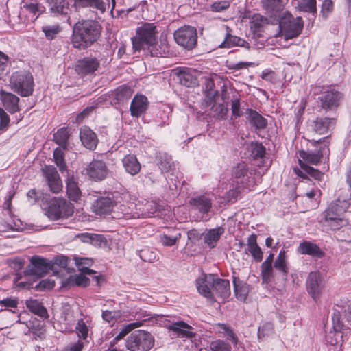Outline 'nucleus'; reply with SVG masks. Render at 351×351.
Returning a JSON list of instances; mask_svg holds the SVG:
<instances>
[{
  "mask_svg": "<svg viewBox=\"0 0 351 351\" xmlns=\"http://www.w3.org/2000/svg\"><path fill=\"white\" fill-rule=\"evenodd\" d=\"M101 31L97 21L84 20L76 23L71 37L73 47L80 50L89 47L99 38Z\"/></svg>",
  "mask_w": 351,
  "mask_h": 351,
  "instance_id": "f257e3e1",
  "label": "nucleus"
},
{
  "mask_svg": "<svg viewBox=\"0 0 351 351\" xmlns=\"http://www.w3.org/2000/svg\"><path fill=\"white\" fill-rule=\"evenodd\" d=\"M11 89L21 97H28L34 91V78L26 71H16L12 74L10 80Z\"/></svg>",
  "mask_w": 351,
  "mask_h": 351,
  "instance_id": "f03ea898",
  "label": "nucleus"
},
{
  "mask_svg": "<svg viewBox=\"0 0 351 351\" xmlns=\"http://www.w3.org/2000/svg\"><path fill=\"white\" fill-rule=\"evenodd\" d=\"M157 34L156 26L154 23H143L136 29V36L132 38L134 49L140 51L145 49L148 45L154 43Z\"/></svg>",
  "mask_w": 351,
  "mask_h": 351,
  "instance_id": "7ed1b4c3",
  "label": "nucleus"
},
{
  "mask_svg": "<svg viewBox=\"0 0 351 351\" xmlns=\"http://www.w3.org/2000/svg\"><path fill=\"white\" fill-rule=\"evenodd\" d=\"M154 345L153 335L143 330L132 332L126 339L125 346L130 351H149Z\"/></svg>",
  "mask_w": 351,
  "mask_h": 351,
  "instance_id": "20e7f679",
  "label": "nucleus"
},
{
  "mask_svg": "<svg viewBox=\"0 0 351 351\" xmlns=\"http://www.w3.org/2000/svg\"><path fill=\"white\" fill-rule=\"evenodd\" d=\"M74 207L70 202L64 199L54 198L47 210V215L52 220L62 217L67 218L73 213Z\"/></svg>",
  "mask_w": 351,
  "mask_h": 351,
  "instance_id": "39448f33",
  "label": "nucleus"
},
{
  "mask_svg": "<svg viewBox=\"0 0 351 351\" xmlns=\"http://www.w3.org/2000/svg\"><path fill=\"white\" fill-rule=\"evenodd\" d=\"M174 39L176 42L186 49H192L197 45V34L195 27L184 25L175 31Z\"/></svg>",
  "mask_w": 351,
  "mask_h": 351,
  "instance_id": "423d86ee",
  "label": "nucleus"
},
{
  "mask_svg": "<svg viewBox=\"0 0 351 351\" xmlns=\"http://www.w3.org/2000/svg\"><path fill=\"white\" fill-rule=\"evenodd\" d=\"M280 27L285 40L291 39L300 34L303 29V21L301 17H293L289 14L280 21Z\"/></svg>",
  "mask_w": 351,
  "mask_h": 351,
  "instance_id": "0eeeda50",
  "label": "nucleus"
},
{
  "mask_svg": "<svg viewBox=\"0 0 351 351\" xmlns=\"http://www.w3.org/2000/svg\"><path fill=\"white\" fill-rule=\"evenodd\" d=\"M119 193H109L105 197H100L95 202L94 208L96 214L102 215H108L111 212L114 215V210L117 204L120 203Z\"/></svg>",
  "mask_w": 351,
  "mask_h": 351,
  "instance_id": "6e6552de",
  "label": "nucleus"
},
{
  "mask_svg": "<svg viewBox=\"0 0 351 351\" xmlns=\"http://www.w3.org/2000/svg\"><path fill=\"white\" fill-rule=\"evenodd\" d=\"M350 202L346 200L338 199L332 203L324 212V217L326 223L333 221L338 218H343L342 215L349 208Z\"/></svg>",
  "mask_w": 351,
  "mask_h": 351,
  "instance_id": "1a4fd4ad",
  "label": "nucleus"
},
{
  "mask_svg": "<svg viewBox=\"0 0 351 351\" xmlns=\"http://www.w3.org/2000/svg\"><path fill=\"white\" fill-rule=\"evenodd\" d=\"M85 171L86 176L95 181L103 180L108 174L106 163L101 160H93L88 165Z\"/></svg>",
  "mask_w": 351,
  "mask_h": 351,
  "instance_id": "9d476101",
  "label": "nucleus"
},
{
  "mask_svg": "<svg viewBox=\"0 0 351 351\" xmlns=\"http://www.w3.org/2000/svg\"><path fill=\"white\" fill-rule=\"evenodd\" d=\"M324 287V279L320 272L311 271L306 280V289L314 300L319 298Z\"/></svg>",
  "mask_w": 351,
  "mask_h": 351,
  "instance_id": "9b49d317",
  "label": "nucleus"
},
{
  "mask_svg": "<svg viewBox=\"0 0 351 351\" xmlns=\"http://www.w3.org/2000/svg\"><path fill=\"white\" fill-rule=\"evenodd\" d=\"M208 282L212 283L214 298L217 296L223 300H226L230 296V286L228 280L221 279L213 274H209Z\"/></svg>",
  "mask_w": 351,
  "mask_h": 351,
  "instance_id": "f8f14e48",
  "label": "nucleus"
},
{
  "mask_svg": "<svg viewBox=\"0 0 351 351\" xmlns=\"http://www.w3.org/2000/svg\"><path fill=\"white\" fill-rule=\"evenodd\" d=\"M43 172L50 191L53 193H60L62 190V182L56 169L51 165L45 166Z\"/></svg>",
  "mask_w": 351,
  "mask_h": 351,
  "instance_id": "ddd939ff",
  "label": "nucleus"
},
{
  "mask_svg": "<svg viewBox=\"0 0 351 351\" xmlns=\"http://www.w3.org/2000/svg\"><path fill=\"white\" fill-rule=\"evenodd\" d=\"M324 89V88H322ZM322 96L319 97L321 107L326 110H332L339 105L341 98V93L332 88H324Z\"/></svg>",
  "mask_w": 351,
  "mask_h": 351,
  "instance_id": "4468645a",
  "label": "nucleus"
},
{
  "mask_svg": "<svg viewBox=\"0 0 351 351\" xmlns=\"http://www.w3.org/2000/svg\"><path fill=\"white\" fill-rule=\"evenodd\" d=\"M114 218L117 219H138L140 215L138 211V206L134 203H128V204H117L114 210Z\"/></svg>",
  "mask_w": 351,
  "mask_h": 351,
  "instance_id": "2eb2a0df",
  "label": "nucleus"
},
{
  "mask_svg": "<svg viewBox=\"0 0 351 351\" xmlns=\"http://www.w3.org/2000/svg\"><path fill=\"white\" fill-rule=\"evenodd\" d=\"M213 195L206 193L197 195L190 199L189 204L192 208L201 214H208L213 207Z\"/></svg>",
  "mask_w": 351,
  "mask_h": 351,
  "instance_id": "dca6fc26",
  "label": "nucleus"
},
{
  "mask_svg": "<svg viewBox=\"0 0 351 351\" xmlns=\"http://www.w3.org/2000/svg\"><path fill=\"white\" fill-rule=\"evenodd\" d=\"M171 335L180 338H190L194 336L193 328L184 321H178L166 325Z\"/></svg>",
  "mask_w": 351,
  "mask_h": 351,
  "instance_id": "f3484780",
  "label": "nucleus"
},
{
  "mask_svg": "<svg viewBox=\"0 0 351 351\" xmlns=\"http://www.w3.org/2000/svg\"><path fill=\"white\" fill-rule=\"evenodd\" d=\"M100 62L96 58L86 57L79 60L75 66V71L80 75L90 74L99 67Z\"/></svg>",
  "mask_w": 351,
  "mask_h": 351,
  "instance_id": "a211bd4d",
  "label": "nucleus"
},
{
  "mask_svg": "<svg viewBox=\"0 0 351 351\" xmlns=\"http://www.w3.org/2000/svg\"><path fill=\"white\" fill-rule=\"evenodd\" d=\"M298 252L315 258H322L325 256L324 252L316 243L308 241H304L299 244Z\"/></svg>",
  "mask_w": 351,
  "mask_h": 351,
  "instance_id": "6ab92c4d",
  "label": "nucleus"
},
{
  "mask_svg": "<svg viewBox=\"0 0 351 351\" xmlns=\"http://www.w3.org/2000/svg\"><path fill=\"white\" fill-rule=\"evenodd\" d=\"M30 262L32 265L29 269L30 274L38 277L43 276L51 269V265L47 259L38 256H33Z\"/></svg>",
  "mask_w": 351,
  "mask_h": 351,
  "instance_id": "aec40b11",
  "label": "nucleus"
},
{
  "mask_svg": "<svg viewBox=\"0 0 351 351\" xmlns=\"http://www.w3.org/2000/svg\"><path fill=\"white\" fill-rule=\"evenodd\" d=\"M226 33L223 41L219 45L220 48H231L233 47L239 46L246 49H250V44L243 38L237 36L232 35L230 33V29L226 26Z\"/></svg>",
  "mask_w": 351,
  "mask_h": 351,
  "instance_id": "412c9836",
  "label": "nucleus"
},
{
  "mask_svg": "<svg viewBox=\"0 0 351 351\" xmlns=\"http://www.w3.org/2000/svg\"><path fill=\"white\" fill-rule=\"evenodd\" d=\"M80 138L82 145L90 150L96 148L98 138L96 134L88 127L84 126L80 129Z\"/></svg>",
  "mask_w": 351,
  "mask_h": 351,
  "instance_id": "4be33fe9",
  "label": "nucleus"
},
{
  "mask_svg": "<svg viewBox=\"0 0 351 351\" xmlns=\"http://www.w3.org/2000/svg\"><path fill=\"white\" fill-rule=\"evenodd\" d=\"M0 99L3 102L4 108L10 113L19 111V98L15 95L1 90L0 91Z\"/></svg>",
  "mask_w": 351,
  "mask_h": 351,
  "instance_id": "5701e85b",
  "label": "nucleus"
},
{
  "mask_svg": "<svg viewBox=\"0 0 351 351\" xmlns=\"http://www.w3.org/2000/svg\"><path fill=\"white\" fill-rule=\"evenodd\" d=\"M147 99L144 95H136L130 104V112L132 117H139L144 113L147 108Z\"/></svg>",
  "mask_w": 351,
  "mask_h": 351,
  "instance_id": "b1692460",
  "label": "nucleus"
},
{
  "mask_svg": "<svg viewBox=\"0 0 351 351\" xmlns=\"http://www.w3.org/2000/svg\"><path fill=\"white\" fill-rule=\"evenodd\" d=\"M180 83L186 87L193 86L197 84L195 71L190 69H179L177 71Z\"/></svg>",
  "mask_w": 351,
  "mask_h": 351,
  "instance_id": "393cba45",
  "label": "nucleus"
},
{
  "mask_svg": "<svg viewBox=\"0 0 351 351\" xmlns=\"http://www.w3.org/2000/svg\"><path fill=\"white\" fill-rule=\"evenodd\" d=\"M66 184L69 198L72 201L77 202L82 195L77 178L73 176H69L66 180Z\"/></svg>",
  "mask_w": 351,
  "mask_h": 351,
  "instance_id": "a878e982",
  "label": "nucleus"
},
{
  "mask_svg": "<svg viewBox=\"0 0 351 351\" xmlns=\"http://www.w3.org/2000/svg\"><path fill=\"white\" fill-rule=\"evenodd\" d=\"M256 235L254 234H252L247 237V251L250 253L252 256L254 258L255 261L261 262L263 258V253L261 249V247L257 244L256 241Z\"/></svg>",
  "mask_w": 351,
  "mask_h": 351,
  "instance_id": "bb28decb",
  "label": "nucleus"
},
{
  "mask_svg": "<svg viewBox=\"0 0 351 351\" xmlns=\"http://www.w3.org/2000/svg\"><path fill=\"white\" fill-rule=\"evenodd\" d=\"M208 275H204L202 278L196 280V287L198 292L204 297L214 300V293L212 289V283L208 282Z\"/></svg>",
  "mask_w": 351,
  "mask_h": 351,
  "instance_id": "cd10ccee",
  "label": "nucleus"
},
{
  "mask_svg": "<svg viewBox=\"0 0 351 351\" xmlns=\"http://www.w3.org/2000/svg\"><path fill=\"white\" fill-rule=\"evenodd\" d=\"M122 162L126 172L132 176L137 174L141 170V165L134 155H126L122 159Z\"/></svg>",
  "mask_w": 351,
  "mask_h": 351,
  "instance_id": "c85d7f7f",
  "label": "nucleus"
},
{
  "mask_svg": "<svg viewBox=\"0 0 351 351\" xmlns=\"http://www.w3.org/2000/svg\"><path fill=\"white\" fill-rule=\"evenodd\" d=\"M74 6L77 9L82 8H92L104 13L106 11V4L102 0H74Z\"/></svg>",
  "mask_w": 351,
  "mask_h": 351,
  "instance_id": "c756f323",
  "label": "nucleus"
},
{
  "mask_svg": "<svg viewBox=\"0 0 351 351\" xmlns=\"http://www.w3.org/2000/svg\"><path fill=\"white\" fill-rule=\"evenodd\" d=\"M138 211L140 217H152L160 209V205L156 201H147L144 205L138 204Z\"/></svg>",
  "mask_w": 351,
  "mask_h": 351,
  "instance_id": "7c9ffc66",
  "label": "nucleus"
},
{
  "mask_svg": "<svg viewBox=\"0 0 351 351\" xmlns=\"http://www.w3.org/2000/svg\"><path fill=\"white\" fill-rule=\"evenodd\" d=\"M247 117L250 123L258 130L264 129L267 125V121L256 111L252 109L247 110Z\"/></svg>",
  "mask_w": 351,
  "mask_h": 351,
  "instance_id": "2f4dec72",
  "label": "nucleus"
},
{
  "mask_svg": "<svg viewBox=\"0 0 351 351\" xmlns=\"http://www.w3.org/2000/svg\"><path fill=\"white\" fill-rule=\"evenodd\" d=\"M181 233L176 230H168L167 233L160 235V241L164 246L171 247L180 239Z\"/></svg>",
  "mask_w": 351,
  "mask_h": 351,
  "instance_id": "473e14b6",
  "label": "nucleus"
},
{
  "mask_svg": "<svg viewBox=\"0 0 351 351\" xmlns=\"http://www.w3.org/2000/svg\"><path fill=\"white\" fill-rule=\"evenodd\" d=\"M274 267L276 270L282 274L284 277H287L289 269L287 256L285 250H280L276 260L274 261Z\"/></svg>",
  "mask_w": 351,
  "mask_h": 351,
  "instance_id": "72a5a7b5",
  "label": "nucleus"
},
{
  "mask_svg": "<svg viewBox=\"0 0 351 351\" xmlns=\"http://www.w3.org/2000/svg\"><path fill=\"white\" fill-rule=\"evenodd\" d=\"M331 120L328 118H317L314 120L310 127L314 132L318 134H324L327 132Z\"/></svg>",
  "mask_w": 351,
  "mask_h": 351,
  "instance_id": "f704fd0d",
  "label": "nucleus"
},
{
  "mask_svg": "<svg viewBox=\"0 0 351 351\" xmlns=\"http://www.w3.org/2000/svg\"><path fill=\"white\" fill-rule=\"evenodd\" d=\"M154 43L148 45L145 49H148L152 56H165L168 53V47L167 44L162 42L158 43L157 38Z\"/></svg>",
  "mask_w": 351,
  "mask_h": 351,
  "instance_id": "c9c22d12",
  "label": "nucleus"
},
{
  "mask_svg": "<svg viewBox=\"0 0 351 351\" xmlns=\"http://www.w3.org/2000/svg\"><path fill=\"white\" fill-rule=\"evenodd\" d=\"M89 279L83 274L70 276L63 282V287L80 286L86 287L89 285Z\"/></svg>",
  "mask_w": 351,
  "mask_h": 351,
  "instance_id": "e433bc0d",
  "label": "nucleus"
},
{
  "mask_svg": "<svg viewBox=\"0 0 351 351\" xmlns=\"http://www.w3.org/2000/svg\"><path fill=\"white\" fill-rule=\"evenodd\" d=\"M224 229L222 227H218L210 230L204 237V242L211 248L215 247L220 237L223 234Z\"/></svg>",
  "mask_w": 351,
  "mask_h": 351,
  "instance_id": "4c0bfd02",
  "label": "nucleus"
},
{
  "mask_svg": "<svg viewBox=\"0 0 351 351\" xmlns=\"http://www.w3.org/2000/svg\"><path fill=\"white\" fill-rule=\"evenodd\" d=\"M233 284L237 298L239 300L245 301L250 291L249 285L241 282L239 278H236L233 280Z\"/></svg>",
  "mask_w": 351,
  "mask_h": 351,
  "instance_id": "58836bf2",
  "label": "nucleus"
},
{
  "mask_svg": "<svg viewBox=\"0 0 351 351\" xmlns=\"http://www.w3.org/2000/svg\"><path fill=\"white\" fill-rule=\"evenodd\" d=\"M133 94V90L128 86L123 85L117 88L114 91V99L119 103L128 101Z\"/></svg>",
  "mask_w": 351,
  "mask_h": 351,
  "instance_id": "ea45409f",
  "label": "nucleus"
},
{
  "mask_svg": "<svg viewBox=\"0 0 351 351\" xmlns=\"http://www.w3.org/2000/svg\"><path fill=\"white\" fill-rule=\"evenodd\" d=\"M299 156L305 162L312 165H317L322 158L323 151L322 149H319L317 152H306L302 150L300 151Z\"/></svg>",
  "mask_w": 351,
  "mask_h": 351,
  "instance_id": "a19ab883",
  "label": "nucleus"
},
{
  "mask_svg": "<svg viewBox=\"0 0 351 351\" xmlns=\"http://www.w3.org/2000/svg\"><path fill=\"white\" fill-rule=\"evenodd\" d=\"M26 305L27 308L41 317H45L47 315V311L46 308L36 300H29L26 301Z\"/></svg>",
  "mask_w": 351,
  "mask_h": 351,
  "instance_id": "79ce46f5",
  "label": "nucleus"
},
{
  "mask_svg": "<svg viewBox=\"0 0 351 351\" xmlns=\"http://www.w3.org/2000/svg\"><path fill=\"white\" fill-rule=\"evenodd\" d=\"M69 132L66 128H62L53 134V141L58 144L60 147L66 149L67 142L69 138Z\"/></svg>",
  "mask_w": 351,
  "mask_h": 351,
  "instance_id": "37998d69",
  "label": "nucleus"
},
{
  "mask_svg": "<svg viewBox=\"0 0 351 351\" xmlns=\"http://www.w3.org/2000/svg\"><path fill=\"white\" fill-rule=\"evenodd\" d=\"M248 168L247 165L244 162L238 163L236 167H234L232 174L235 178L241 179L240 182L242 184H245V181L248 178Z\"/></svg>",
  "mask_w": 351,
  "mask_h": 351,
  "instance_id": "c03bdc74",
  "label": "nucleus"
},
{
  "mask_svg": "<svg viewBox=\"0 0 351 351\" xmlns=\"http://www.w3.org/2000/svg\"><path fill=\"white\" fill-rule=\"evenodd\" d=\"M64 149L62 147H57L53 151L54 162L62 173L66 170V164L64 161Z\"/></svg>",
  "mask_w": 351,
  "mask_h": 351,
  "instance_id": "a18cd8bd",
  "label": "nucleus"
},
{
  "mask_svg": "<svg viewBox=\"0 0 351 351\" xmlns=\"http://www.w3.org/2000/svg\"><path fill=\"white\" fill-rule=\"evenodd\" d=\"M49 4L50 11L54 14H67L69 8L64 0H51Z\"/></svg>",
  "mask_w": 351,
  "mask_h": 351,
  "instance_id": "49530a36",
  "label": "nucleus"
},
{
  "mask_svg": "<svg viewBox=\"0 0 351 351\" xmlns=\"http://www.w3.org/2000/svg\"><path fill=\"white\" fill-rule=\"evenodd\" d=\"M136 254L144 262L154 263L158 260L156 252L148 247L138 250Z\"/></svg>",
  "mask_w": 351,
  "mask_h": 351,
  "instance_id": "de8ad7c7",
  "label": "nucleus"
},
{
  "mask_svg": "<svg viewBox=\"0 0 351 351\" xmlns=\"http://www.w3.org/2000/svg\"><path fill=\"white\" fill-rule=\"evenodd\" d=\"M261 1L263 8L271 14L282 8V0H261Z\"/></svg>",
  "mask_w": 351,
  "mask_h": 351,
  "instance_id": "09e8293b",
  "label": "nucleus"
},
{
  "mask_svg": "<svg viewBox=\"0 0 351 351\" xmlns=\"http://www.w3.org/2000/svg\"><path fill=\"white\" fill-rule=\"evenodd\" d=\"M261 275L263 283L267 284L271 282L274 278V269L272 265L263 263L261 266Z\"/></svg>",
  "mask_w": 351,
  "mask_h": 351,
  "instance_id": "8fccbe9b",
  "label": "nucleus"
},
{
  "mask_svg": "<svg viewBox=\"0 0 351 351\" xmlns=\"http://www.w3.org/2000/svg\"><path fill=\"white\" fill-rule=\"evenodd\" d=\"M316 0H298V5L304 12L315 13L317 12Z\"/></svg>",
  "mask_w": 351,
  "mask_h": 351,
  "instance_id": "3c124183",
  "label": "nucleus"
},
{
  "mask_svg": "<svg viewBox=\"0 0 351 351\" xmlns=\"http://www.w3.org/2000/svg\"><path fill=\"white\" fill-rule=\"evenodd\" d=\"M142 325V322H135L125 326L120 332L114 338L113 343H116L118 341L122 339L132 329L139 327Z\"/></svg>",
  "mask_w": 351,
  "mask_h": 351,
  "instance_id": "603ef678",
  "label": "nucleus"
},
{
  "mask_svg": "<svg viewBox=\"0 0 351 351\" xmlns=\"http://www.w3.org/2000/svg\"><path fill=\"white\" fill-rule=\"evenodd\" d=\"M266 23H267V19L266 17L260 14H254L251 18L250 27L256 31Z\"/></svg>",
  "mask_w": 351,
  "mask_h": 351,
  "instance_id": "864d4df0",
  "label": "nucleus"
},
{
  "mask_svg": "<svg viewBox=\"0 0 351 351\" xmlns=\"http://www.w3.org/2000/svg\"><path fill=\"white\" fill-rule=\"evenodd\" d=\"M300 165L302 169L309 176L315 178V180H320L323 177V173L317 169H314L306 164L304 162L299 160Z\"/></svg>",
  "mask_w": 351,
  "mask_h": 351,
  "instance_id": "5fc2aeb1",
  "label": "nucleus"
},
{
  "mask_svg": "<svg viewBox=\"0 0 351 351\" xmlns=\"http://www.w3.org/2000/svg\"><path fill=\"white\" fill-rule=\"evenodd\" d=\"M252 156L254 158H262L265 154V148L258 143H252L250 145Z\"/></svg>",
  "mask_w": 351,
  "mask_h": 351,
  "instance_id": "6e6d98bb",
  "label": "nucleus"
},
{
  "mask_svg": "<svg viewBox=\"0 0 351 351\" xmlns=\"http://www.w3.org/2000/svg\"><path fill=\"white\" fill-rule=\"evenodd\" d=\"M273 324L271 322L265 323L258 328V337L261 339L266 336H269L273 333Z\"/></svg>",
  "mask_w": 351,
  "mask_h": 351,
  "instance_id": "4d7b16f0",
  "label": "nucleus"
},
{
  "mask_svg": "<svg viewBox=\"0 0 351 351\" xmlns=\"http://www.w3.org/2000/svg\"><path fill=\"white\" fill-rule=\"evenodd\" d=\"M212 351H231L232 348L228 343L222 340H217L210 343Z\"/></svg>",
  "mask_w": 351,
  "mask_h": 351,
  "instance_id": "13d9d810",
  "label": "nucleus"
},
{
  "mask_svg": "<svg viewBox=\"0 0 351 351\" xmlns=\"http://www.w3.org/2000/svg\"><path fill=\"white\" fill-rule=\"evenodd\" d=\"M214 82L213 80L207 79L205 83V93L206 94V97L210 101L214 99L215 95L218 94V91L213 90L214 87Z\"/></svg>",
  "mask_w": 351,
  "mask_h": 351,
  "instance_id": "bf43d9fd",
  "label": "nucleus"
},
{
  "mask_svg": "<svg viewBox=\"0 0 351 351\" xmlns=\"http://www.w3.org/2000/svg\"><path fill=\"white\" fill-rule=\"evenodd\" d=\"M173 162L171 157L167 154L161 156L160 162H159V168L162 172H168L171 169Z\"/></svg>",
  "mask_w": 351,
  "mask_h": 351,
  "instance_id": "052dcab7",
  "label": "nucleus"
},
{
  "mask_svg": "<svg viewBox=\"0 0 351 351\" xmlns=\"http://www.w3.org/2000/svg\"><path fill=\"white\" fill-rule=\"evenodd\" d=\"M241 192V187L238 186L235 189L229 190L228 192L226 193V195L222 197L221 203H228L230 202L236 201L238 195Z\"/></svg>",
  "mask_w": 351,
  "mask_h": 351,
  "instance_id": "680f3d73",
  "label": "nucleus"
},
{
  "mask_svg": "<svg viewBox=\"0 0 351 351\" xmlns=\"http://www.w3.org/2000/svg\"><path fill=\"white\" fill-rule=\"evenodd\" d=\"M348 221L343 217L338 218L333 220V221L328 222L327 225L333 230H340L344 228V227L347 225Z\"/></svg>",
  "mask_w": 351,
  "mask_h": 351,
  "instance_id": "e2e57ef3",
  "label": "nucleus"
},
{
  "mask_svg": "<svg viewBox=\"0 0 351 351\" xmlns=\"http://www.w3.org/2000/svg\"><path fill=\"white\" fill-rule=\"evenodd\" d=\"M230 3L229 1L224 0V1H216V2H214L210 5V10L213 12H223V11L226 10V9H228L230 7Z\"/></svg>",
  "mask_w": 351,
  "mask_h": 351,
  "instance_id": "0e129e2a",
  "label": "nucleus"
},
{
  "mask_svg": "<svg viewBox=\"0 0 351 351\" xmlns=\"http://www.w3.org/2000/svg\"><path fill=\"white\" fill-rule=\"evenodd\" d=\"M214 116L219 119H225L228 112V108L223 104H217L213 106Z\"/></svg>",
  "mask_w": 351,
  "mask_h": 351,
  "instance_id": "69168bd1",
  "label": "nucleus"
},
{
  "mask_svg": "<svg viewBox=\"0 0 351 351\" xmlns=\"http://www.w3.org/2000/svg\"><path fill=\"white\" fill-rule=\"evenodd\" d=\"M75 329L80 337H82L84 339L87 337L88 328L83 319L78 321Z\"/></svg>",
  "mask_w": 351,
  "mask_h": 351,
  "instance_id": "338daca9",
  "label": "nucleus"
},
{
  "mask_svg": "<svg viewBox=\"0 0 351 351\" xmlns=\"http://www.w3.org/2000/svg\"><path fill=\"white\" fill-rule=\"evenodd\" d=\"M333 11V2L331 0H324L322 2L321 13L326 19Z\"/></svg>",
  "mask_w": 351,
  "mask_h": 351,
  "instance_id": "774afa93",
  "label": "nucleus"
}]
</instances>
